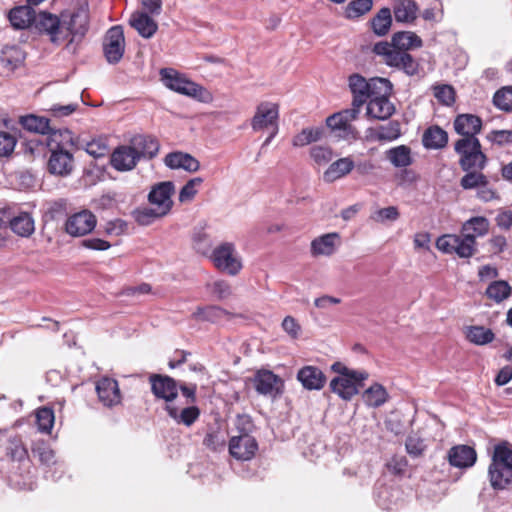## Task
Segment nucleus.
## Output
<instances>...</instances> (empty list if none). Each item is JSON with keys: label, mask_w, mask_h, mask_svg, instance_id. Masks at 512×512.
Instances as JSON below:
<instances>
[{"label": "nucleus", "mask_w": 512, "mask_h": 512, "mask_svg": "<svg viewBox=\"0 0 512 512\" xmlns=\"http://www.w3.org/2000/svg\"><path fill=\"white\" fill-rule=\"evenodd\" d=\"M91 15L88 0H75L58 15L41 10L36 31L46 36L54 46L75 54L90 29Z\"/></svg>", "instance_id": "nucleus-1"}, {"label": "nucleus", "mask_w": 512, "mask_h": 512, "mask_svg": "<svg viewBox=\"0 0 512 512\" xmlns=\"http://www.w3.org/2000/svg\"><path fill=\"white\" fill-rule=\"evenodd\" d=\"M422 44V39L414 32L402 31L393 35L391 43L386 41L376 43L373 52L383 57L386 65L402 70L408 76H414L419 72V63L408 53V50L419 48Z\"/></svg>", "instance_id": "nucleus-2"}, {"label": "nucleus", "mask_w": 512, "mask_h": 512, "mask_svg": "<svg viewBox=\"0 0 512 512\" xmlns=\"http://www.w3.org/2000/svg\"><path fill=\"white\" fill-rule=\"evenodd\" d=\"M488 474L494 489L501 490L512 483V445L507 441L494 447Z\"/></svg>", "instance_id": "nucleus-3"}, {"label": "nucleus", "mask_w": 512, "mask_h": 512, "mask_svg": "<svg viewBox=\"0 0 512 512\" xmlns=\"http://www.w3.org/2000/svg\"><path fill=\"white\" fill-rule=\"evenodd\" d=\"M348 81L353 94L352 106L359 110L372 95L382 92L391 93L392 91V84L384 78H372L367 81L360 74H352Z\"/></svg>", "instance_id": "nucleus-4"}, {"label": "nucleus", "mask_w": 512, "mask_h": 512, "mask_svg": "<svg viewBox=\"0 0 512 512\" xmlns=\"http://www.w3.org/2000/svg\"><path fill=\"white\" fill-rule=\"evenodd\" d=\"M454 150L460 156L459 165L463 171L483 170L487 166L488 158L478 138H460L455 142Z\"/></svg>", "instance_id": "nucleus-5"}, {"label": "nucleus", "mask_w": 512, "mask_h": 512, "mask_svg": "<svg viewBox=\"0 0 512 512\" xmlns=\"http://www.w3.org/2000/svg\"><path fill=\"white\" fill-rule=\"evenodd\" d=\"M210 260L220 271L236 276L242 270V259L231 242H223L216 246L210 254Z\"/></svg>", "instance_id": "nucleus-6"}, {"label": "nucleus", "mask_w": 512, "mask_h": 512, "mask_svg": "<svg viewBox=\"0 0 512 512\" xmlns=\"http://www.w3.org/2000/svg\"><path fill=\"white\" fill-rule=\"evenodd\" d=\"M161 80L164 85L179 94L193 97L198 100H204V94L207 93L201 85L187 79L172 68H163L160 70Z\"/></svg>", "instance_id": "nucleus-7"}, {"label": "nucleus", "mask_w": 512, "mask_h": 512, "mask_svg": "<svg viewBox=\"0 0 512 512\" xmlns=\"http://www.w3.org/2000/svg\"><path fill=\"white\" fill-rule=\"evenodd\" d=\"M359 113L360 110L351 105V108L344 109L329 116L326 120V124L334 133L335 137L347 141L356 140L358 138V131L351 122L357 119Z\"/></svg>", "instance_id": "nucleus-8"}, {"label": "nucleus", "mask_w": 512, "mask_h": 512, "mask_svg": "<svg viewBox=\"0 0 512 512\" xmlns=\"http://www.w3.org/2000/svg\"><path fill=\"white\" fill-rule=\"evenodd\" d=\"M437 248L444 253H455L460 258H470L476 252V241L470 234H447L439 237Z\"/></svg>", "instance_id": "nucleus-9"}, {"label": "nucleus", "mask_w": 512, "mask_h": 512, "mask_svg": "<svg viewBox=\"0 0 512 512\" xmlns=\"http://www.w3.org/2000/svg\"><path fill=\"white\" fill-rule=\"evenodd\" d=\"M125 51L124 30L121 25H115L108 29L103 39V52L110 64H117Z\"/></svg>", "instance_id": "nucleus-10"}, {"label": "nucleus", "mask_w": 512, "mask_h": 512, "mask_svg": "<svg viewBox=\"0 0 512 512\" xmlns=\"http://www.w3.org/2000/svg\"><path fill=\"white\" fill-rule=\"evenodd\" d=\"M31 452L34 458H37L42 465L49 468L45 471L47 478L56 481L61 477L63 473V463H60L56 459L54 451L46 442L39 441L34 443Z\"/></svg>", "instance_id": "nucleus-11"}, {"label": "nucleus", "mask_w": 512, "mask_h": 512, "mask_svg": "<svg viewBox=\"0 0 512 512\" xmlns=\"http://www.w3.org/2000/svg\"><path fill=\"white\" fill-rule=\"evenodd\" d=\"M96 223V217L91 211L82 210L66 220L65 231L73 237H81L92 232Z\"/></svg>", "instance_id": "nucleus-12"}, {"label": "nucleus", "mask_w": 512, "mask_h": 512, "mask_svg": "<svg viewBox=\"0 0 512 512\" xmlns=\"http://www.w3.org/2000/svg\"><path fill=\"white\" fill-rule=\"evenodd\" d=\"M279 108L278 105L271 102H261L255 115L251 120V127L254 131H260L268 128L278 127Z\"/></svg>", "instance_id": "nucleus-13"}, {"label": "nucleus", "mask_w": 512, "mask_h": 512, "mask_svg": "<svg viewBox=\"0 0 512 512\" xmlns=\"http://www.w3.org/2000/svg\"><path fill=\"white\" fill-rule=\"evenodd\" d=\"M253 384L259 394L273 398L281 394L284 387L282 379L269 370L257 371Z\"/></svg>", "instance_id": "nucleus-14"}, {"label": "nucleus", "mask_w": 512, "mask_h": 512, "mask_svg": "<svg viewBox=\"0 0 512 512\" xmlns=\"http://www.w3.org/2000/svg\"><path fill=\"white\" fill-rule=\"evenodd\" d=\"M258 450V443L252 435L239 434L229 441L230 455L241 461L251 460Z\"/></svg>", "instance_id": "nucleus-15"}, {"label": "nucleus", "mask_w": 512, "mask_h": 512, "mask_svg": "<svg viewBox=\"0 0 512 512\" xmlns=\"http://www.w3.org/2000/svg\"><path fill=\"white\" fill-rule=\"evenodd\" d=\"M149 382L151 384V391L156 398L165 400L166 404H173V400L178 395V386L172 377L151 374Z\"/></svg>", "instance_id": "nucleus-16"}, {"label": "nucleus", "mask_w": 512, "mask_h": 512, "mask_svg": "<svg viewBox=\"0 0 512 512\" xmlns=\"http://www.w3.org/2000/svg\"><path fill=\"white\" fill-rule=\"evenodd\" d=\"M174 189L173 182H160L152 187L148 194V200L152 205L162 210V214H168L173 205L171 196L174 193Z\"/></svg>", "instance_id": "nucleus-17"}, {"label": "nucleus", "mask_w": 512, "mask_h": 512, "mask_svg": "<svg viewBox=\"0 0 512 512\" xmlns=\"http://www.w3.org/2000/svg\"><path fill=\"white\" fill-rule=\"evenodd\" d=\"M48 171L53 175L68 176L74 169V158L71 151H50Z\"/></svg>", "instance_id": "nucleus-18"}, {"label": "nucleus", "mask_w": 512, "mask_h": 512, "mask_svg": "<svg viewBox=\"0 0 512 512\" xmlns=\"http://www.w3.org/2000/svg\"><path fill=\"white\" fill-rule=\"evenodd\" d=\"M390 93L374 94L367 104V115L377 120H386L395 112L393 103L388 98Z\"/></svg>", "instance_id": "nucleus-19"}, {"label": "nucleus", "mask_w": 512, "mask_h": 512, "mask_svg": "<svg viewBox=\"0 0 512 512\" xmlns=\"http://www.w3.org/2000/svg\"><path fill=\"white\" fill-rule=\"evenodd\" d=\"M365 380L359 377H335L330 382V389L343 400H351L353 396L358 394Z\"/></svg>", "instance_id": "nucleus-20"}, {"label": "nucleus", "mask_w": 512, "mask_h": 512, "mask_svg": "<svg viewBox=\"0 0 512 512\" xmlns=\"http://www.w3.org/2000/svg\"><path fill=\"white\" fill-rule=\"evenodd\" d=\"M96 392L99 401L106 407L118 405L121 402V393L118 382L109 377H103L96 383Z\"/></svg>", "instance_id": "nucleus-21"}, {"label": "nucleus", "mask_w": 512, "mask_h": 512, "mask_svg": "<svg viewBox=\"0 0 512 512\" xmlns=\"http://www.w3.org/2000/svg\"><path fill=\"white\" fill-rule=\"evenodd\" d=\"M39 15L40 11L37 13L29 5H22L11 9L8 19L15 29H25L32 26L36 30V22Z\"/></svg>", "instance_id": "nucleus-22"}, {"label": "nucleus", "mask_w": 512, "mask_h": 512, "mask_svg": "<svg viewBox=\"0 0 512 512\" xmlns=\"http://www.w3.org/2000/svg\"><path fill=\"white\" fill-rule=\"evenodd\" d=\"M454 130L462 138H477L482 129V120L474 114H459L453 122Z\"/></svg>", "instance_id": "nucleus-23"}, {"label": "nucleus", "mask_w": 512, "mask_h": 512, "mask_svg": "<svg viewBox=\"0 0 512 512\" xmlns=\"http://www.w3.org/2000/svg\"><path fill=\"white\" fill-rule=\"evenodd\" d=\"M25 54L17 45L5 46L0 53V68L2 73L9 75L24 62Z\"/></svg>", "instance_id": "nucleus-24"}, {"label": "nucleus", "mask_w": 512, "mask_h": 512, "mask_svg": "<svg viewBox=\"0 0 512 512\" xmlns=\"http://www.w3.org/2000/svg\"><path fill=\"white\" fill-rule=\"evenodd\" d=\"M130 146L138 159H152L154 158L160 148L159 142L152 136L136 135L131 139Z\"/></svg>", "instance_id": "nucleus-25"}, {"label": "nucleus", "mask_w": 512, "mask_h": 512, "mask_svg": "<svg viewBox=\"0 0 512 512\" xmlns=\"http://www.w3.org/2000/svg\"><path fill=\"white\" fill-rule=\"evenodd\" d=\"M45 144L49 151H71L70 148L74 145L73 134L66 128L54 129L51 127L46 135Z\"/></svg>", "instance_id": "nucleus-26"}, {"label": "nucleus", "mask_w": 512, "mask_h": 512, "mask_svg": "<svg viewBox=\"0 0 512 512\" xmlns=\"http://www.w3.org/2000/svg\"><path fill=\"white\" fill-rule=\"evenodd\" d=\"M139 159L131 146H120L111 154L110 163L117 171H130L138 163Z\"/></svg>", "instance_id": "nucleus-27"}, {"label": "nucleus", "mask_w": 512, "mask_h": 512, "mask_svg": "<svg viewBox=\"0 0 512 512\" xmlns=\"http://www.w3.org/2000/svg\"><path fill=\"white\" fill-rule=\"evenodd\" d=\"M448 461L451 466L468 468L474 465L477 459L476 451L467 445H457L448 451Z\"/></svg>", "instance_id": "nucleus-28"}, {"label": "nucleus", "mask_w": 512, "mask_h": 512, "mask_svg": "<svg viewBox=\"0 0 512 512\" xmlns=\"http://www.w3.org/2000/svg\"><path fill=\"white\" fill-rule=\"evenodd\" d=\"M297 379L307 390H320L324 387L326 377L316 366H304L297 373Z\"/></svg>", "instance_id": "nucleus-29"}, {"label": "nucleus", "mask_w": 512, "mask_h": 512, "mask_svg": "<svg viewBox=\"0 0 512 512\" xmlns=\"http://www.w3.org/2000/svg\"><path fill=\"white\" fill-rule=\"evenodd\" d=\"M164 163L170 169H183L188 172H196L200 168V162L195 157L181 151L167 154Z\"/></svg>", "instance_id": "nucleus-30"}, {"label": "nucleus", "mask_w": 512, "mask_h": 512, "mask_svg": "<svg viewBox=\"0 0 512 512\" xmlns=\"http://www.w3.org/2000/svg\"><path fill=\"white\" fill-rule=\"evenodd\" d=\"M129 24L146 39L152 38L158 30L157 22L147 12H134L129 19Z\"/></svg>", "instance_id": "nucleus-31"}, {"label": "nucleus", "mask_w": 512, "mask_h": 512, "mask_svg": "<svg viewBox=\"0 0 512 512\" xmlns=\"http://www.w3.org/2000/svg\"><path fill=\"white\" fill-rule=\"evenodd\" d=\"M165 410L177 424L187 427L193 425L200 416L199 408L194 405L178 408L174 404H166Z\"/></svg>", "instance_id": "nucleus-32"}, {"label": "nucleus", "mask_w": 512, "mask_h": 512, "mask_svg": "<svg viewBox=\"0 0 512 512\" xmlns=\"http://www.w3.org/2000/svg\"><path fill=\"white\" fill-rule=\"evenodd\" d=\"M0 442L4 444L6 455L12 460L23 461L27 458L28 452L19 435L0 432Z\"/></svg>", "instance_id": "nucleus-33"}, {"label": "nucleus", "mask_w": 512, "mask_h": 512, "mask_svg": "<svg viewBox=\"0 0 512 512\" xmlns=\"http://www.w3.org/2000/svg\"><path fill=\"white\" fill-rule=\"evenodd\" d=\"M13 233L23 238H29L35 232V220L29 212H19L9 220Z\"/></svg>", "instance_id": "nucleus-34"}, {"label": "nucleus", "mask_w": 512, "mask_h": 512, "mask_svg": "<svg viewBox=\"0 0 512 512\" xmlns=\"http://www.w3.org/2000/svg\"><path fill=\"white\" fill-rule=\"evenodd\" d=\"M340 236L338 233H327L315 238L311 242V253L314 256H330L336 250V242H339Z\"/></svg>", "instance_id": "nucleus-35"}, {"label": "nucleus", "mask_w": 512, "mask_h": 512, "mask_svg": "<svg viewBox=\"0 0 512 512\" xmlns=\"http://www.w3.org/2000/svg\"><path fill=\"white\" fill-rule=\"evenodd\" d=\"M393 13L396 22L413 23L417 18L418 5L414 0H396Z\"/></svg>", "instance_id": "nucleus-36"}, {"label": "nucleus", "mask_w": 512, "mask_h": 512, "mask_svg": "<svg viewBox=\"0 0 512 512\" xmlns=\"http://www.w3.org/2000/svg\"><path fill=\"white\" fill-rule=\"evenodd\" d=\"M422 143L427 149H442L448 143V133L438 125L430 126L423 133Z\"/></svg>", "instance_id": "nucleus-37"}, {"label": "nucleus", "mask_w": 512, "mask_h": 512, "mask_svg": "<svg viewBox=\"0 0 512 512\" xmlns=\"http://www.w3.org/2000/svg\"><path fill=\"white\" fill-rule=\"evenodd\" d=\"M355 166L353 160L349 157H344L331 163L330 166L323 174L326 182H333L345 175L349 174Z\"/></svg>", "instance_id": "nucleus-38"}, {"label": "nucleus", "mask_w": 512, "mask_h": 512, "mask_svg": "<svg viewBox=\"0 0 512 512\" xmlns=\"http://www.w3.org/2000/svg\"><path fill=\"white\" fill-rule=\"evenodd\" d=\"M464 333L470 343L478 346L489 344L495 339L494 332L482 325L467 326Z\"/></svg>", "instance_id": "nucleus-39"}, {"label": "nucleus", "mask_w": 512, "mask_h": 512, "mask_svg": "<svg viewBox=\"0 0 512 512\" xmlns=\"http://www.w3.org/2000/svg\"><path fill=\"white\" fill-rule=\"evenodd\" d=\"M19 123L25 130L36 134H41L42 136H46L47 133L51 130L48 118L34 114L21 116Z\"/></svg>", "instance_id": "nucleus-40"}, {"label": "nucleus", "mask_w": 512, "mask_h": 512, "mask_svg": "<svg viewBox=\"0 0 512 512\" xmlns=\"http://www.w3.org/2000/svg\"><path fill=\"white\" fill-rule=\"evenodd\" d=\"M512 295V287L505 280L492 281L485 290V296L499 304Z\"/></svg>", "instance_id": "nucleus-41"}, {"label": "nucleus", "mask_w": 512, "mask_h": 512, "mask_svg": "<svg viewBox=\"0 0 512 512\" xmlns=\"http://www.w3.org/2000/svg\"><path fill=\"white\" fill-rule=\"evenodd\" d=\"M386 159L396 168H404L412 164L411 149L406 145L393 147L385 152Z\"/></svg>", "instance_id": "nucleus-42"}, {"label": "nucleus", "mask_w": 512, "mask_h": 512, "mask_svg": "<svg viewBox=\"0 0 512 512\" xmlns=\"http://www.w3.org/2000/svg\"><path fill=\"white\" fill-rule=\"evenodd\" d=\"M489 231V221L483 216H476L468 219L462 225L461 232L470 234L476 241L477 237L486 235Z\"/></svg>", "instance_id": "nucleus-43"}, {"label": "nucleus", "mask_w": 512, "mask_h": 512, "mask_svg": "<svg viewBox=\"0 0 512 512\" xmlns=\"http://www.w3.org/2000/svg\"><path fill=\"white\" fill-rule=\"evenodd\" d=\"M230 315L231 314L229 312L216 305L198 307L192 314L193 318L198 321H208L212 323L219 322L223 318Z\"/></svg>", "instance_id": "nucleus-44"}, {"label": "nucleus", "mask_w": 512, "mask_h": 512, "mask_svg": "<svg viewBox=\"0 0 512 512\" xmlns=\"http://www.w3.org/2000/svg\"><path fill=\"white\" fill-rule=\"evenodd\" d=\"M371 28L378 36L386 35L392 24L391 10L388 7L381 8L378 13L371 19Z\"/></svg>", "instance_id": "nucleus-45"}, {"label": "nucleus", "mask_w": 512, "mask_h": 512, "mask_svg": "<svg viewBox=\"0 0 512 512\" xmlns=\"http://www.w3.org/2000/svg\"><path fill=\"white\" fill-rule=\"evenodd\" d=\"M388 398L385 388L378 383L373 384L363 393L364 402L370 407L382 406Z\"/></svg>", "instance_id": "nucleus-46"}, {"label": "nucleus", "mask_w": 512, "mask_h": 512, "mask_svg": "<svg viewBox=\"0 0 512 512\" xmlns=\"http://www.w3.org/2000/svg\"><path fill=\"white\" fill-rule=\"evenodd\" d=\"M400 124L398 121H390L373 130L371 136L379 141H393L400 137Z\"/></svg>", "instance_id": "nucleus-47"}, {"label": "nucleus", "mask_w": 512, "mask_h": 512, "mask_svg": "<svg viewBox=\"0 0 512 512\" xmlns=\"http://www.w3.org/2000/svg\"><path fill=\"white\" fill-rule=\"evenodd\" d=\"M373 7V0H352L346 6L344 16L347 19H356L368 13Z\"/></svg>", "instance_id": "nucleus-48"}, {"label": "nucleus", "mask_w": 512, "mask_h": 512, "mask_svg": "<svg viewBox=\"0 0 512 512\" xmlns=\"http://www.w3.org/2000/svg\"><path fill=\"white\" fill-rule=\"evenodd\" d=\"M465 172L466 174L460 180V186L464 190H477L488 180V177L482 173V170H470Z\"/></svg>", "instance_id": "nucleus-49"}, {"label": "nucleus", "mask_w": 512, "mask_h": 512, "mask_svg": "<svg viewBox=\"0 0 512 512\" xmlns=\"http://www.w3.org/2000/svg\"><path fill=\"white\" fill-rule=\"evenodd\" d=\"M323 130L321 128H305L294 136L292 144L295 147H303L321 139Z\"/></svg>", "instance_id": "nucleus-50"}, {"label": "nucleus", "mask_w": 512, "mask_h": 512, "mask_svg": "<svg viewBox=\"0 0 512 512\" xmlns=\"http://www.w3.org/2000/svg\"><path fill=\"white\" fill-rule=\"evenodd\" d=\"M225 443V435L218 429H210L203 439V445L215 452L223 450Z\"/></svg>", "instance_id": "nucleus-51"}, {"label": "nucleus", "mask_w": 512, "mask_h": 512, "mask_svg": "<svg viewBox=\"0 0 512 512\" xmlns=\"http://www.w3.org/2000/svg\"><path fill=\"white\" fill-rule=\"evenodd\" d=\"M54 412L51 408L42 407L36 412L38 430L42 433H50L54 425Z\"/></svg>", "instance_id": "nucleus-52"}, {"label": "nucleus", "mask_w": 512, "mask_h": 512, "mask_svg": "<svg viewBox=\"0 0 512 512\" xmlns=\"http://www.w3.org/2000/svg\"><path fill=\"white\" fill-rule=\"evenodd\" d=\"M166 214H162V210L158 207L155 208H142L138 209L134 212L135 220L138 224L147 226L152 224L155 220L165 216Z\"/></svg>", "instance_id": "nucleus-53"}, {"label": "nucleus", "mask_w": 512, "mask_h": 512, "mask_svg": "<svg viewBox=\"0 0 512 512\" xmlns=\"http://www.w3.org/2000/svg\"><path fill=\"white\" fill-rule=\"evenodd\" d=\"M494 105L505 112H512V87H502L493 96Z\"/></svg>", "instance_id": "nucleus-54"}, {"label": "nucleus", "mask_w": 512, "mask_h": 512, "mask_svg": "<svg viewBox=\"0 0 512 512\" xmlns=\"http://www.w3.org/2000/svg\"><path fill=\"white\" fill-rule=\"evenodd\" d=\"M203 183V178L195 177L190 179L179 192V201L189 202L191 201L198 192V187Z\"/></svg>", "instance_id": "nucleus-55"}, {"label": "nucleus", "mask_w": 512, "mask_h": 512, "mask_svg": "<svg viewBox=\"0 0 512 512\" xmlns=\"http://www.w3.org/2000/svg\"><path fill=\"white\" fill-rule=\"evenodd\" d=\"M400 214L398 208L395 206H389L376 210L371 214V219L377 223H385L387 221L394 222L399 218Z\"/></svg>", "instance_id": "nucleus-56"}, {"label": "nucleus", "mask_w": 512, "mask_h": 512, "mask_svg": "<svg viewBox=\"0 0 512 512\" xmlns=\"http://www.w3.org/2000/svg\"><path fill=\"white\" fill-rule=\"evenodd\" d=\"M85 150L89 155L95 158H100L108 154L109 146L106 139L97 138L88 142L86 144Z\"/></svg>", "instance_id": "nucleus-57"}, {"label": "nucleus", "mask_w": 512, "mask_h": 512, "mask_svg": "<svg viewBox=\"0 0 512 512\" xmlns=\"http://www.w3.org/2000/svg\"><path fill=\"white\" fill-rule=\"evenodd\" d=\"M67 215V203L64 199L50 203L45 212V217L51 221L59 220Z\"/></svg>", "instance_id": "nucleus-58"}, {"label": "nucleus", "mask_w": 512, "mask_h": 512, "mask_svg": "<svg viewBox=\"0 0 512 512\" xmlns=\"http://www.w3.org/2000/svg\"><path fill=\"white\" fill-rule=\"evenodd\" d=\"M311 158L319 165L327 164L333 158V152L330 147L316 145L310 150Z\"/></svg>", "instance_id": "nucleus-59"}, {"label": "nucleus", "mask_w": 512, "mask_h": 512, "mask_svg": "<svg viewBox=\"0 0 512 512\" xmlns=\"http://www.w3.org/2000/svg\"><path fill=\"white\" fill-rule=\"evenodd\" d=\"M434 96L444 105H451L455 101V91L450 85H440L434 88Z\"/></svg>", "instance_id": "nucleus-60"}, {"label": "nucleus", "mask_w": 512, "mask_h": 512, "mask_svg": "<svg viewBox=\"0 0 512 512\" xmlns=\"http://www.w3.org/2000/svg\"><path fill=\"white\" fill-rule=\"evenodd\" d=\"M331 369L338 373V377H359L360 379H368L369 374L364 370H353L345 366L341 362H335L332 364Z\"/></svg>", "instance_id": "nucleus-61"}, {"label": "nucleus", "mask_w": 512, "mask_h": 512, "mask_svg": "<svg viewBox=\"0 0 512 512\" xmlns=\"http://www.w3.org/2000/svg\"><path fill=\"white\" fill-rule=\"evenodd\" d=\"M491 143L503 146L512 143V130H492L486 136Z\"/></svg>", "instance_id": "nucleus-62"}, {"label": "nucleus", "mask_w": 512, "mask_h": 512, "mask_svg": "<svg viewBox=\"0 0 512 512\" xmlns=\"http://www.w3.org/2000/svg\"><path fill=\"white\" fill-rule=\"evenodd\" d=\"M16 145V139L8 132L0 131V157L10 155Z\"/></svg>", "instance_id": "nucleus-63"}, {"label": "nucleus", "mask_w": 512, "mask_h": 512, "mask_svg": "<svg viewBox=\"0 0 512 512\" xmlns=\"http://www.w3.org/2000/svg\"><path fill=\"white\" fill-rule=\"evenodd\" d=\"M194 248L202 255H208L211 251L212 243L205 233H197L193 237Z\"/></svg>", "instance_id": "nucleus-64"}]
</instances>
